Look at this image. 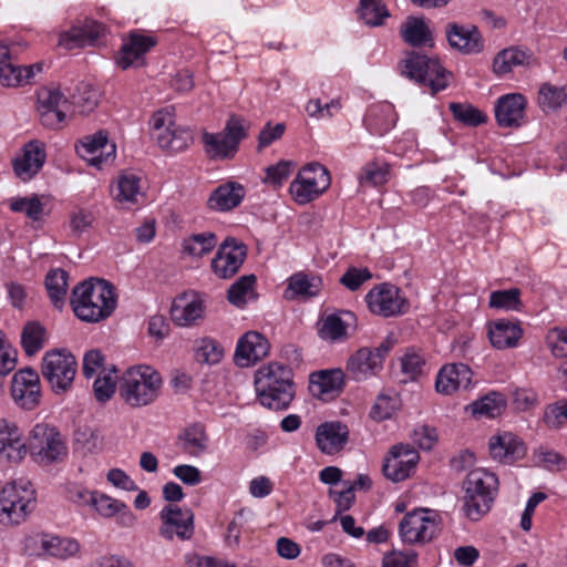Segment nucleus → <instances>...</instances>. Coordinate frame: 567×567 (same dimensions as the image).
<instances>
[{"label":"nucleus","instance_id":"obj_1","mask_svg":"<svg viewBox=\"0 0 567 567\" xmlns=\"http://www.w3.org/2000/svg\"><path fill=\"white\" fill-rule=\"evenodd\" d=\"M116 303L114 287L105 279L84 280L72 291L71 306L82 321L97 322L109 318Z\"/></svg>","mask_w":567,"mask_h":567},{"label":"nucleus","instance_id":"obj_2","mask_svg":"<svg viewBox=\"0 0 567 567\" xmlns=\"http://www.w3.org/2000/svg\"><path fill=\"white\" fill-rule=\"evenodd\" d=\"M255 386L260 403L270 410H286L295 398L292 371L278 362L258 369Z\"/></svg>","mask_w":567,"mask_h":567},{"label":"nucleus","instance_id":"obj_3","mask_svg":"<svg viewBox=\"0 0 567 567\" xmlns=\"http://www.w3.org/2000/svg\"><path fill=\"white\" fill-rule=\"evenodd\" d=\"M163 380L150 365L127 369L120 380L118 394L132 408L152 404L159 395Z\"/></svg>","mask_w":567,"mask_h":567},{"label":"nucleus","instance_id":"obj_4","mask_svg":"<svg viewBox=\"0 0 567 567\" xmlns=\"http://www.w3.org/2000/svg\"><path fill=\"white\" fill-rule=\"evenodd\" d=\"M399 69L402 75L416 83L426 85L432 94L445 90L453 78L439 59L430 58L415 51H410L400 61Z\"/></svg>","mask_w":567,"mask_h":567},{"label":"nucleus","instance_id":"obj_5","mask_svg":"<svg viewBox=\"0 0 567 567\" xmlns=\"http://www.w3.org/2000/svg\"><path fill=\"white\" fill-rule=\"evenodd\" d=\"M498 480L494 473L483 468L471 471L464 482V511L472 520H478L492 506Z\"/></svg>","mask_w":567,"mask_h":567},{"label":"nucleus","instance_id":"obj_6","mask_svg":"<svg viewBox=\"0 0 567 567\" xmlns=\"http://www.w3.org/2000/svg\"><path fill=\"white\" fill-rule=\"evenodd\" d=\"M250 123L241 116L231 115L219 133L204 132L202 141L210 159H231L238 152L240 142L246 138Z\"/></svg>","mask_w":567,"mask_h":567},{"label":"nucleus","instance_id":"obj_7","mask_svg":"<svg viewBox=\"0 0 567 567\" xmlns=\"http://www.w3.org/2000/svg\"><path fill=\"white\" fill-rule=\"evenodd\" d=\"M35 507V494L28 481L7 484L0 492V523L19 525Z\"/></svg>","mask_w":567,"mask_h":567},{"label":"nucleus","instance_id":"obj_8","mask_svg":"<svg viewBox=\"0 0 567 567\" xmlns=\"http://www.w3.org/2000/svg\"><path fill=\"white\" fill-rule=\"evenodd\" d=\"M28 451L35 462L45 465L62 461L68 453L62 434L49 423H38L31 429Z\"/></svg>","mask_w":567,"mask_h":567},{"label":"nucleus","instance_id":"obj_9","mask_svg":"<svg viewBox=\"0 0 567 567\" xmlns=\"http://www.w3.org/2000/svg\"><path fill=\"white\" fill-rule=\"evenodd\" d=\"M150 126L152 138L168 153L185 151L194 141L189 128L175 124L173 111L168 107L155 112Z\"/></svg>","mask_w":567,"mask_h":567},{"label":"nucleus","instance_id":"obj_10","mask_svg":"<svg viewBox=\"0 0 567 567\" xmlns=\"http://www.w3.org/2000/svg\"><path fill=\"white\" fill-rule=\"evenodd\" d=\"M76 371V359L65 349L48 351L42 358L41 373L56 394L71 389Z\"/></svg>","mask_w":567,"mask_h":567},{"label":"nucleus","instance_id":"obj_11","mask_svg":"<svg viewBox=\"0 0 567 567\" xmlns=\"http://www.w3.org/2000/svg\"><path fill=\"white\" fill-rule=\"evenodd\" d=\"M394 342L386 338L379 347H363L351 354L346 364V374L354 381H363L377 375Z\"/></svg>","mask_w":567,"mask_h":567},{"label":"nucleus","instance_id":"obj_12","mask_svg":"<svg viewBox=\"0 0 567 567\" xmlns=\"http://www.w3.org/2000/svg\"><path fill=\"white\" fill-rule=\"evenodd\" d=\"M330 183L328 169L319 163H310L298 173L289 190L296 203L305 205L318 198Z\"/></svg>","mask_w":567,"mask_h":567},{"label":"nucleus","instance_id":"obj_13","mask_svg":"<svg viewBox=\"0 0 567 567\" xmlns=\"http://www.w3.org/2000/svg\"><path fill=\"white\" fill-rule=\"evenodd\" d=\"M399 532L406 544H425L440 533L439 514L427 508L414 509L402 518Z\"/></svg>","mask_w":567,"mask_h":567},{"label":"nucleus","instance_id":"obj_14","mask_svg":"<svg viewBox=\"0 0 567 567\" xmlns=\"http://www.w3.org/2000/svg\"><path fill=\"white\" fill-rule=\"evenodd\" d=\"M20 48L16 43H0V83L3 86H20L30 83L35 72L42 71V63L21 65L18 61Z\"/></svg>","mask_w":567,"mask_h":567},{"label":"nucleus","instance_id":"obj_15","mask_svg":"<svg viewBox=\"0 0 567 567\" xmlns=\"http://www.w3.org/2000/svg\"><path fill=\"white\" fill-rule=\"evenodd\" d=\"M159 520L158 535L166 540H189L194 535V513L188 507L165 505L159 512Z\"/></svg>","mask_w":567,"mask_h":567},{"label":"nucleus","instance_id":"obj_16","mask_svg":"<svg viewBox=\"0 0 567 567\" xmlns=\"http://www.w3.org/2000/svg\"><path fill=\"white\" fill-rule=\"evenodd\" d=\"M365 301L372 313L384 318L400 316L409 309V302L399 288L390 284H381L372 288L367 293Z\"/></svg>","mask_w":567,"mask_h":567},{"label":"nucleus","instance_id":"obj_17","mask_svg":"<svg viewBox=\"0 0 567 567\" xmlns=\"http://www.w3.org/2000/svg\"><path fill=\"white\" fill-rule=\"evenodd\" d=\"M11 396L16 404L24 410H33L40 404V378L32 368L17 371L11 381Z\"/></svg>","mask_w":567,"mask_h":567},{"label":"nucleus","instance_id":"obj_18","mask_svg":"<svg viewBox=\"0 0 567 567\" xmlns=\"http://www.w3.org/2000/svg\"><path fill=\"white\" fill-rule=\"evenodd\" d=\"M247 256L246 246L233 237L226 238L212 260V269L221 279L235 276Z\"/></svg>","mask_w":567,"mask_h":567},{"label":"nucleus","instance_id":"obj_19","mask_svg":"<svg viewBox=\"0 0 567 567\" xmlns=\"http://www.w3.org/2000/svg\"><path fill=\"white\" fill-rule=\"evenodd\" d=\"M115 152V144L109 142L107 134L103 131L84 137L81 144L76 146L79 156L99 169L113 163Z\"/></svg>","mask_w":567,"mask_h":567},{"label":"nucleus","instance_id":"obj_20","mask_svg":"<svg viewBox=\"0 0 567 567\" xmlns=\"http://www.w3.org/2000/svg\"><path fill=\"white\" fill-rule=\"evenodd\" d=\"M420 460L419 453L408 444H396L390 450L382 466L384 476L392 482H402L410 477Z\"/></svg>","mask_w":567,"mask_h":567},{"label":"nucleus","instance_id":"obj_21","mask_svg":"<svg viewBox=\"0 0 567 567\" xmlns=\"http://www.w3.org/2000/svg\"><path fill=\"white\" fill-rule=\"evenodd\" d=\"M38 112L42 125L59 128L65 120L68 99L59 89H42L38 93Z\"/></svg>","mask_w":567,"mask_h":567},{"label":"nucleus","instance_id":"obj_22","mask_svg":"<svg viewBox=\"0 0 567 567\" xmlns=\"http://www.w3.org/2000/svg\"><path fill=\"white\" fill-rule=\"evenodd\" d=\"M157 44V39L151 35H144L138 31H132L128 39L123 43L120 55L116 60L117 65L123 70L131 66H141L145 63L144 55Z\"/></svg>","mask_w":567,"mask_h":567},{"label":"nucleus","instance_id":"obj_23","mask_svg":"<svg viewBox=\"0 0 567 567\" xmlns=\"http://www.w3.org/2000/svg\"><path fill=\"white\" fill-rule=\"evenodd\" d=\"M445 33L450 47L464 54H476L484 49L482 34L475 25L452 22L446 25Z\"/></svg>","mask_w":567,"mask_h":567},{"label":"nucleus","instance_id":"obj_24","mask_svg":"<svg viewBox=\"0 0 567 567\" xmlns=\"http://www.w3.org/2000/svg\"><path fill=\"white\" fill-rule=\"evenodd\" d=\"M268 340L257 331L246 332L237 342L235 362L249 367L264 359L269 352Z\"/></svg>","mask_w":567,"mask_h":567},{"label":"nucleus","instance_id":"obj_25","mask_svg":"<svg viewBox=\"0 0 567 567\" xmlns=\"http://www.w3.org/2000/svg\"><path fill=\"white\" fill-rule=\"evenodd\" d=\"M526 100L519 93L501 96L495 103V118L501 127H519L525 122Z\"/></svg>","mask_w":567,"mask_h":567},{"label":"nucleus","instance_id":"obj_26","mask_svg":"<svg viewBox=\"0 0 567 567\" xmlns=\"http://www.w3.org/2000/svg\"><path fill=\"white\" fill-rule=\"evenodd\" d=\"M28 453V443L16 423L0 421V457L9 462H20Z\"/></svg>","mask_w":567,"mask_h":567},{"label":"nucleus","instance_id":"obj_27","mask_svg":"<svg viewBox=\"0 0 567 567\" xmlns=\"http://www.w3.org/2000/svg\"><path fill=\"white\" fill-rule=\"evenodd\" d=\"M473 372L463 363H450L441 368L436 375L435 389L439 393L450 395L458 389H468Z\"/></svg>","mask_w":567,"mask_h":567},{"label":"nucleus","instance_id":"obj_28","mask_svg":"<svg viewBox=\"0 0 567 567\" xmlns=\"http://www.w3.org/2000/svg\"><path fill=\"white\" fill-rule=\"evenodd\" d=\"M105 27L94 20H85L82 24L72 27L63 32L59 39V45L68 50L94 45L104 35Z\"/></svg>","mask_w":567,"mask_h":567},{"label":"nucleus","instance_id":"obj_29","mask_svg":"<svg viewBox=\"0 0 567 567\" xmlns=\"http://www.w3.org/2000/svg\"><path fill=\"white\" fill-rule=\"evenodd\" d=\"M45 157L43 144L31 141L25 144L22 155L13 159V171L20 179L29 181L42 168Z\"/></svg>","mask_w":567,"mask_h":567},{"label":"nucleus","instance_id":"obj_30","mask_svg":"<svg viewBox=\"0 0 567 567\" xmlns=\"http://www.w3.org/2000/svg\"><path fill=\"white\" fill-rule=\"evenodd\" d=\"M346 372L341 369L320 370L309 377V390L320 399L333 398L344 385Z\"/></svg>","mask_w":567,"mask_h":567},{"label":"nucleus","instance_id":"obj_31","mask_svg":"<svg viewBox=\"0 0 567 567\" xmlns=\"http://www.w3.org/2000/svg\"><path fill=\"white\" fill-rule=\"evenodd\" d=\"M349 440V429L341 422H327L318 426L316 432V443L318 449L324 454H336L340 452Z\"/></svg>","mask_w":567,"mask_h":567},{"label":"nucleus","instance_id":"obj_32","mask_svg":"<svg viewBox=\"0 0 567 567\" xmlns=\"http://www.w3.org/2000/svg\"><path fill=\"white\" fill-rule=\"evenodd\" d=\"M489 452L494 460L509 464L524 457L526 449L517 436L505 432L491 439Z\"/></svg>","mask_w":567,"mask_h":567},{"label":"nucleus","instance_id":"obj_33","mask_svg":"<svg viewBox=\"0 0 567 567\" xmlns=\"http://www.w3.org/2000/svg\"><path fill=\"white\" fill-rule=\"evenodd\" d=\"M245 195L246 192L241 184L229 181L213 190L207 206L213 210L228 212L239 206Z\"/></svg>","mask_w":567,"mask_h":567},{"label":"nucleus","instance_id":"obj_34","mask_svg":"<svg viewBox=\"0 0 567 567\" xmlns=\"http://www.w3.org/2000/svg\"><path fill=\"white\" fill-rule=\"evenodd\" d=\"M204 309L202 299L183 295L174 300L171 308V318L177 326L189 327L203 318Z\"/></svg>","mask_w":567,"mask_h":567},{"label":"nucleus","instance_id":"obj_35","mask_svg":"<svg viewBox=\"0 0 567 567\" xmlns=\"http://www.w3.org/2000/svg\"><path fill=\"white\" fill-rule=\"evenodd\" d=\"M354 320L351 311L328 315L321 321L319 334L322 339L330 341L347 339V329Z\"/></svg>","mask_w":567,"mask_h":567},{"label":"nucleus","instance_id":"obj_36","mask_svg":"<svg viewBox=\"0 0 567 567\" xmlns=\"http://www.w3.org/2000/svg\"><path fill=\"white\" fill-rule=\"evenodd\" d=\"M522 328L508 320H497L491 326L488 337L493 347L497 349L513 348L522 338Z\"/></svg>","mask_w":567,"mask_h":567},{"label":"nucleus","instance_id":"obj_37","mask_svg":"<svg viewBox=\"0 0 567 567\" xmlns=\"http://www.w3.org/2000/svg\"><path fill=\"white\" fill-rule=\"evenodd\" d=\"M177 441L184 453L198 457L207 450L208 436L204 426L194 424L184 429L179 433Z\"/></svg>","mask_w":567,"mask_h":567},{"label":"nucleus","instance_id":"obj_38","mask_svg":"<svg viewBox=\"0 0 567 567\" xmlns=\"http://www.w3.org/2000/svg\"><path fill=\"white\" fill-rule=\"evenodd\" d=\"M322 281L319 277L308 276L303 272L292 275L288 281L287 298H309L317 296L321 290Z\"/></svg>","mask_w":567,"mask_h":567},{"label":"nucleus","instance_id":"obj_39","mask_svg":"<svg viewBox=\"0 0 567 567\" xmlns=\"http://www.w3.org/2000/svg\"><path fill=\"white\" fill-rule=\"evenodd\" d=\"M44 547L47 548V557L60 560L74 557L80 551V544L76 539L52 534H48Z\"/></svg>","mask_w":567,"mask_h":567},{"label":"nucleus","instance_id":"obj_40","mask_svg":"<svg viewBox=\"0 0 567 567\" xmlns=\"http://www.w3.org/2000/svg\"><path fill=\"white\" fill-rule=\"evenodd\" d=\"M68 272L60 268L50 270L47 275L45 287L48 295L56 308H61L64 305L68 291Z\"/></svg>","mask_w":567,"mask_h":567},{"label":"nucleus","instance_id":"obj_41","mask_svg":"<svg viewBox=\"0 0 567 567\" xmlns=\"http://www.w3.org/2000/svg\"><path fill=\"white\" fill-rule=\"evenodd\" d=\"M403 40L412 47H422L432 41V34L423 20L410 17L401 27Z\"/></svg>","mask_w":567,"mask_h":567},{"label":"nucleus","instance_id":"obj_42","mask_svg":"<svg viewBox=\"0 0 567 567\" xmlns=\"http://www.w3.org/2000/svg\"><path fill=\"white\" fill-rule=\"evenodd\" d=\"M473 414L494 419L502 414L506 408V399L499 392H489L485 396L474 401L471 405Z\"/></svg>","mask_w":567,"mask_h":567},{"label":"nucleus","instance_id":"obj_43","mask_svg":"<svg viewBox=\"0 0 567 567\" xmlns=\"http://www.w3.org/2000/svg\"><path fill=\"white\" fill-rule=\"evenodd\" d=\"M217 245V237L214 233L206 231L194 234L184 239L183 250L192 257H203L209 254Z\"/></svg>","mask_w":567,"mask_h":567},{"label":"nucleus","instance_id":"obj_44","mask_svg":"<svg viewBox=\"0 0 567 567\" xmlns=\"http://www.w3.org/2000/svg\"><path fill=\"white\" fill-rule=\"evenodd\" d=\"M141 178L132 172H123L117 178L115 199L120 203H137L141 194Z\"/></svg>","mask_w":567,"mask_h":567},{"label":"nucleus","instance_id":"obj_45","mask_svg":"<svg viewBox=\"0 0 567 567\" xmlns=\"http://www.w3.org/2000/svg\"><path fill=\"white\" fill-rule=\"evenodd\" d=\"M528 58L526 51L518 48L504 49L495 56L493 70L496 74H506L511 72L514 66L525 64Z\"/></svg>","mask_w":567,"mask_h":567},{"label":"nucleus","instance_id":"obj_46","mask_svg":"<svg viewBox=\"0 0 567 567\" xmlns=\"http://www.w3.org/2000/svg\"><path fill=\"white\" fill-rule=\"evenodd\" d=\"M256 284L255 275H246L235 281L227 292L228 301L237 307H243L249 299L255 298L254 286Z\"/></svg>","mask_w":567,"mask_h":567},{"label":"nucleus","instance_id":"obj_47","mask_svg":"<svg viewBox=\"0 0 567 567\" xmlns=\"http://www.w3.org/2000/svg\"><path fill=\"white\" fill-rule=\"evenodd\" d=\"M359 18L370 27L383 24L389 17V11L382 0H360L358 8Z\"/></svg>","mask_w":567,"mask_h":567},{"label":"nucleus","instance_id":"obj_48","mask_svg":"<svg viewBox=\"0 0 567 567\" xmlns=\"http://www.w3.org/2000/svg\"><path fill=\"white\" fill-rule=\"evenodd\" d=\"M45 204L38 195L31 197H17L10 202V209L14 213H24L28 218L33 221H39L44 215Z\"/></svg>","mask_w":567,"mask_h":567},{"label":"nucleus","instance_id":"obj_49","mask_svg":"<svg viewBox=\"0 0 567 567\" xmlns=\"http://www.w3.org/2000/svg\"><path fill=\"white\" fill-rule=\"evenodd\" d=\"M389 165L385 163L371 162L364 165L359 177L362 187H377L389 181Z\"/></svg>","mask_w":567,"mask_h":567},{"label":"nucleus","instance_id":"obj_50","mask_svg":"<svg viewBox=\"0 0 567 567\" xmlns=\"http://www.w3.org/2000/svg\"><path fill=\"white\" fill-rule=\"evenodd\" d=\"M45 329L39 322H28L21 333V344L28 355L35 354L44 344Z\"/></svg>","mask_w":567,"mask_h":567},{"label":"nucleus","instance_id":"obj_51","mask_svg":"<svg viewBox=\"0 0 567 567\" xmlns=\"http://www.w3.org/2000/svg\"><path fill=\"white\" fill-rule=\"evenodd\" d=\"M100 97L99 89L89 83H81L76 87V93L73 94V103L81 113H90L97 106Z\"/></svg>","mask_w":567,"mask_h":567},{"label":"nucleus","instance_id":"obj_52","mask_svg":"<svg viewBox=\"0 0 567 567\" xmlns=\"http://www.w3.org/2000/svg\"><path fill=\"white\" fill-rule=\"evenodd\" d=\"M564 89L545 83L538 93V104L544 112H551L561 106L566 101Z\"/></svg>","mask_w":567,"mask_h":567},{"label":"nucleus","instance_id":"obj_53","mask_svg":"<svg viewBox=\"0 0 567 567\" xmlns=\"http://www.w3.org/2000/svg\"><path fill=\"white\" fill-rule=\"evenodd\" d=\"M450 110L454 118L464 125L478 126L486 122V115L471 104L453 102Z\"/></svg>","mask_w":567,"mask_h":567},{"label":"nucleus","instance_id":"obj_54","mask_svg":"<svg viewBox=\"0 0 567 567\" xmlns=\"http://www.w3.org/2000/svg\"><path fill=\"white\" fill-rule=\"evenodd\" d=\"M518 289L497 290L489 296V307L506 310H519L522 305Z\"/></svg>","mask_w":567,"mask_h":567},{"label":"nucleus","instance_id":"obj_55","mask_svg":"<svg viewBox=\"0 0 567 567\" xmlns=\"http://www.w3.org/2000/svg\"><path fill=\"white\" fill-rule=\"evenodd\" d=\"M399 408L396 395L380 394L370 411V416L380 422L390 419Z\"/></svg>","mask_w":567,"mask_h":567},{"label":"nucleus","instance_id":"obj_56","mask_svg":"<svg viewBox=\"0 0 567 567\" xmlns=\"http://www.w3.org/2000/svg\"><path fill=\"white\" fill-rule=\"evenodd\" d=\"M112 372H115L113 369L110 372H104L103 375H99L93 384L94 396L99 402L109 401L115 392V381L112 377Z\"/></svg>","mask_w":567,"mask_h":567},{"label":"nucleus","instance_id":"obj_57","mask_svg":"<svg viewBox=\"0 0 567 567\" xmlns=\"http://www.w3.org/2000/svg\"><path fill=\"white\" fill-rule=\"evenodd\" d=\"M372 278L368 268L350 267L340 278V284L351 291L358 290L365 281Z\"/></svg>","mask_w":567,"mask_h":567},{"label":"nucleus","instance_id":"obj_58","mask_svg":"<svg viewBox=\"0 0 567 567\" xmlns=\"http://www.w3.org/2000/svg\"><path fill=\"white\" fill-rule=\"evenodd\" d=\"M292 166V163L288 161H280L277 165L269 166L266 169L265 182L275 188L280 187L291 175Z\"/></svg>","mask_w":567,"mask_h":567},{"label":"nucleus","instance_id":"obj_59","mask_svg":"<svg viewBox=\"0 0 567 567\" xmlns=\"http://www.w3.org/2000/svg\"><path fill=\"white\" fill-rule=\"evenodd\" d=\"M547 344L556 358L567 357V328H553L547 334Z\"/></svg>","mask_w":567,"mask_h":567},{"label":"nucleus","instance_id":"obj_60","mask_svg":"<svg viewBox=\"0 0 567 567\" xmlns=\"http://www.w3.org/2000/svg\"><path fill=\"white\" fill-rule=\"evenodd\" d=\"M75 441L76 443L82 444V446L89 452L100 451L103 443L99 431L89 426L80 429L75 432Z\"/></svg>","mask_w":567,"mask_h":567},{"label":"nucleus","instance_id":"obj_61","mask_svg":"<svg viewBox=\"0 0 567 567\" xmlns=\"http://www.w3.org/2000/svg\"><path fill=\"white\" fill-rule=\"evenodd\" d=\"M92 506L104 517H112L126 508L125 503L104 494L96 496Z\"/></svg>","mask_w":567,"mask_h":567},{"label":"nucleus","instance_id":"obj_62","mask_svg":"<svg viewBox=\"0 0 567 567\" xmlns=\"http://www.w3.org/2000/svg\"><path fill=\"white\" fill-rule=\"evenodd\" d=\"M416 564V554L414 551L393 550L385 554L382 559V567H413Z\"/></svg>","mask_w":567,"mask_h":567},{"label":"nucleus","instance_id":"obj_63","mask_svg":"<svg viewBox=\"0 0 567 567\" xmlns=\"http://www.w3.org/2000/svg\"><path fill=\"white\" fill-rule=\"evenodd\" d=\"M285 131L286 125L284 123H277L276 125H272L270 122H268L258 135V150L260 151L265 147H268L275 141L280 140Z\"/></svg>","mask_w":567,"mask_h":567},{"label":"nucleus","instance_id":"obj_64","mask_svg":"<svg viewBox=\"0 0 567 567\" xmlns=\"http://www.w3.org/2000/svg\"><path fill=\"white\" fill-rule=\"evenodd\" d=\"M47 538L48 533H38L25 537L23 542L25 554L38 558L47 557V548L44 547Z\"/></svg>","mask_w":567,"mask_h":567}]
</instances>
